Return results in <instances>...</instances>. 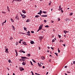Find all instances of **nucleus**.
<instances>
[{"instance_id":"nucleus-56","label":"nucleus","mask_w":75,"mask_h":75,"mask_svg":"<svg viewBox=\"0 0 75 75\" xmlns=\"http://www.w3.org/2000/svg\"><path fill=\"white\" fill-rule=\"evenodd\" d=\"M20 41L21 42L23 41V40L22 39H21V40H20Z\"/></svg>"},{"instance_id":"nucleus-25","label":"nucleus","mask_w":75,"mask_h":75,"mask_svg":"<svg viewBox=\"0 0 75 75\" xmlns=\"http://www.w3.org/2000/svg\"><path fill=\"white\" fill-rule=\"evenodd\" d=\"M40 14H42V11H41V10H40Z\"/></svg>"},{"instance_id":"nucleus-15","label":"nucleus","mask_w":75,"mask_h":75,"mask_svg":"<svg viewBox=\"0 0 75 75\" xmlns=\"http://www.w3.org/2000/svg\"><path fill=\"white\" fill-rule=\"evenodd\" d=\"M40 17V16L38 15H36L35 16V18H38V17Z\"/></svg>"},{"instance_id":"nucleus-5","label":"nucleus","mask_w":75,"mask_h":75,"mask_svg":"<svg viewBox=\"0 0 75 75\" xmlns=\"http://www.w3.org/2000/svg\"><path fill=\"white\" fill-rule=\"evenodd\" d=\"M22 43L24 45H27V44H26V42H22Z\"/></svg>"},{"instance_id":"nucleus-28","label":"nucleus","mask_w":75,"mask_h":75,"mask_svg":"<svg viewBox=\"0 0 75 75\" xmlns=\"http://www.w3.org/2000/svg\"><path fill=\"white\" fill-rule=\"evenodd\" d=\"M38 66L40 67H42V65H41V64H39Z\"/></svg>"},{"instance_id":"nucleus-4","label":"nucleus","mask_w":75,"mask_h":75,"mask_svg":"<svg viewBox=\"0 0 75 75\" xmlns=\"http://www.w3.org/2000/svg\"><path fill=\"white\" fill-rule=\"evenodd\" d=\"M21 16L23 18H25L26 17V16L24 14H22V15H21Z\"/></svg>"},{"instance_id":"nucleus-30","label":"nucleus","mask_w":75,"mask_h":75,"mask_svg":"<svg viewBox=\"0 0 75 75\" xmlns=\"http://www.w3.org/2000/svg\"><path fill=\"white\" fill-rule=\"evenodd\" d=\"M66 31L67 30H64V33H65V34H66V33H67Z\"/></svg>"},{"instance_id":"nucleus-42","label":"nucleus","mask_w":75,"mask_h":75,"mask_svg":"<svg viewBox=\"0 0 75 75\" xmlns=\"http://www.w3.org/2000/svg\"><path fill=\"white\" fill-rule=\"evenodd\" d=\"M11 61V60H10V59H9L8 60V62H9V63H10V62Z\"/></svg>"},{"instance_id":"nucleus-6","label":"nucleus","mask_w":75,"mask_h":75,"mask_svg":"<svg viewBox=\"0 0 75 75\" xmlns=\"http://www.w3.org/2000/svg\"><path fill=\"white\" fill-rule=\"evenodd\" d=\"M21 58L22 59H28V58H27L26 57H21Z\"/></svg>"},{"instance_id":"nucleus-27","label":"nucleus","mask_w":75,"mask_h":75,"mask_svg":"<svg viewBox=\"0 0 75 75\" xmlns=\"http://www.w3.org/2000/svg\"><path fill=\"white\" fill-rule=\"evenodd\" d=\"M54 54H55L56 55V56L57 57H58V53H54Z\"/></svg>"},{"instance_id":"nucleus-9","label":"nucleus","mask_w":75,"mask_h":75,"mask_svg":"<svg viewBox=\"0 0 75 75\" xmlns=\"http://www.w3.org/2000/svg\"><path fill=\"white\" fill-rule=\"evenodd\" d=\"M47 15H42L41 16L42 17H47Z\"/></svg>"},{"instance_id":"nucleus-60","label":"nucleus","mask_w":75,"mask_h":75,"mask_svg":"<svg viewBox=\"0 0 75 75\" xmlns=\"http://www.w3.org/2000/svg\"><path fill=\"white\" fill-rule=\"evenodd\" d=\"M15 51L16 53V52H17V51L16 50H15Z\"/></svg>"},{"instance_id":"nucleus-52","label":"nucleus","mask_w":75,"mask_h":75,"mask_svg":"<svg viewBox=\"0 0 75 75\" xmlns=\"http://www.w3.org/2000/svg\"><path fill=\"white\" fill-rule=\"evenodd\" d=\"M58 21H60V18H58Z\"/></svg>"},{"instance_id":"nucleus-24","label":"nucleus","mask_w":75,"mask_h":75,"mask_svg":"<svg viewBox=\"0 0 75 75\" xmlns=\"http://www.w3.org/2000/svg\"><path fill=\"white\" fill-rule=\"evenodd\" d=\"M32 61L33 62H34L35 63H36V62L33 59H32Z\"/></svg>"},{"instance_id":"nucleus-3","label":"nucleus","mask_w":75,"mask_h":75,"mask_svg":"<svg viewBox=\"0 0 75 75\" xmlns=\"http://www.w3.org/2000/svg\"><path fill=\"white\" fill-rule=\"evenodd\" d=\"M5 52H6V53H7L8 54L9 53V52H8V49L7 48L6 49H5Z\"/></svg>"},{"instance_id":"nucleus-1","label":"nucleus","mask_w":75,"mask_h":75,"mask_svg":"<svg viewBox=\"0 0 75 75\" xmlns=\"http://www.w3.org/2000/svg\"><path fill=\"white\" fill-rule=\"evenodd\" d=\"M19 69L21 71H24V69L22 67H19Z\"/></svg>"},{"instance_id":"nucleus-31","label":"nucleus","mask_w":75,"mask_h":75,"mask_svg":"<svg viewBox=\"0 0 75 75\" xmlns=\"http://www.w3.org/2000/svg\"><path fill=\"white\" fill-rule=\"evenodd\" d=\"M26 33H27L28 34H30V31H28V32H26Z\"/></svg>"},{"instance_id":"nucleus-44","label":"nucleus","mask_w":75,"mask_h":75,"mask_svg":"<svg viewBox=\"0 0 75 75\" xmlns=\"http://www.w3.org/2000/svg\"><path fill=\"white\" fill-rule=\"evenodd\" d=\"M31 73L32 74V75H34V73H33V72L32 71H31Z\"/></svg>"},{"instance_id":"nucleus-26","label":"nucleus","mask_w":75,"mask_h":75,"mask_svg":"<svg viewBox=\"0 0 75 75\" xmlns=\"http://www.w3.org/2000/svg\"><path fill=\"white\" fill-rule=\"evenodd\" d=\"M30 64L34 66V65H33V63H32V62H31V61H30Z\"/></svg>"},{"instance_id":"nucleus-50","label":"nucleus","mask_w":75,"mask_h":75,"mask_svg":"<svg viewBox=\"0 0 75 75\" xmlns=\"http://www.w3.org/2000/svg\"><path fill=\"white\" fill-rule=\"evenodd\" d=\"M73 64H75V61H74L73 62Z\"/></svg>"},{"instance_id":"nucleus-43","label":"nucleus","mask_w":75,"mask_h":75,"mask_svg":"<svg viewBox=\"0 0 75 75\" xmlns=\"http://www.w3.org/2000/svg\"><path fill=\"white\" fill-rule=\"evenodd\" d=\"M2 13H4V14H6V12H4V11H2Z\"/></svg>"},{"instance_id":"nucleus-18","label":"nucleus","mask_w":75,"mask_h":75,"mask_svg":"<svg viewBox=\"0 0 75 75\" xmlns=\"http://www.w3.org/2000/svg\"><path fill=\"white\" fill-rule=\"evenodd\" d=\"M23 28H24V30H25V31H27V28H25V27H24Z\"/></svg>"},{"instance_id":"nucleus-29","label":"nucleus","mask_w":75,"mask_h":75,"mask_svg":"<svg viewBox=\"0 0 75 75\" xmlns=\"http://www.w3.org/2000/svg\"><path fill=\"white\" fill-rule=\"evenodd\" d=\"M58 36L59 38H61V35L58 34Z\"/></svg>"},{"instance_id":"nucleus-2","label":"nucleus","mask_w":75,"mask_h":75,"mask_svg":"<svg viewBox=\"0 0 75 75\" xmlns=\"http://www.w3.org/2000/svg\"><path fill=\"white\" fill-rule=\"evenodd\" d=\"M42 27H43V25H41L40 26H39V29L40 30H41L42 29Z\"/></svg>"},{"instance_id":"nucleus-48","label":"nucleus","mask_w":75,"mask_h":75,"mask_svg":"<svg viewBox=\"0 0 75 75\" xmlns=\"http://www.w3.org/2000/svg\"><path fill=\"white\" fill-rule=\"evenodd\" d=\"M7 46H5V49L6 50V49H7Z\"/></svg>"},{"instance_id":"nucleus-49","label":"nucleus","mask_w":75,"mask_h":75,"mask_svg":"<svg viewBox=\"0 0 75 75\" xmlns=\"http://www.w3.org/2000/svg\"><path fill=\"white\" fill-rule=\"evenodd\" d=\"M62 45H63V46H64V47H65V45H65V44H63Z\"/></svg>"},{"instance_id":"nucleus-12","label":"nucleus","mask_w":75,"mask_h":75,"mask_svg":"<svg viewBox=\"0 0 75 75\" xmlns=\"http://www.w3.org/2000/svg\"><path fill=\"white\" fill-rule=\"evenodd\" d=\"M65 20L66 21H69V19L68 18H67Z\"/></svg>"},{"instance_id":"nucleus-54","label":"nucleus","mask_w":75,"mask_h":75,"mask_svg":"<svg viewBox=\"0 0 75 75\" xmlns=\"http://www.w3.org/2000/svg\"><path fill=\"white\" fill-rule=\"evenodd\" d=\"M40 29H38V30L37 31V32H38V31H40Z\"/></svg>"},{"instance_id":"nucleus-51","label":"nucleus","mask_w":75,"mask_h":75,"mask_svg":"<svg viewBox=\"0 0 75 75\" xmlns=\"http://www.w3.org/2000/svg\"><path fill=\"white\" fill-rule=\"evenodd\" d=\"M22 51V50H20L19 51V52H21Z\"/></svg>"},{"instance_id":"nucleus-37","label":"nucleus","mask_w":75,"mask_h":75,"mask_svg":"<svg viewBox=\"0 0 75 75\" xmlns=\"http://www.w3.org/2000/svg\"><path fill=\"white\" fill-rule=\"evenodd\" d=\"M72 14H73V13H70V16H72Z\"/></svg>"},{"instance_id":"nucleus-34","label":"nucleus","mask_w":75,"mask_h":75,"mask_svg":"<svg viewBox=\"0 0 75 75\" xmlns=\"http://www.w3.org/2000/svg\"><path fill=\"white\" fill-rule=\"evenodd\" d=\"M31 33L33 34V33H34V32L33 31H31Z\"/></svg>"},{"instance_id":"nucleus-46","label":"nucleus","mask_w":75,"mask_h":75,"mask_svg":"<svg viewBox=\"0 0 75 75\" xmlns=\"http://www.w3.org/2000/svg\"><path fill=\"white\" fill-rule=\"evenodd\" d=\"M7 10H9V8L8 6H7Z\"/></svg>"},{"instance_id":"nucleus-35","label":"nucleus","mask_w":75,"mask_h":75,"mask_svg":"<svg viewBox=\"0 0 75 75\" xmlns=\"http://www.w3.org/2000/svg\"><path fill=\"white\" fill-rule=\"evenodd\" d=\"M52 42H55V40L54 39H53L52 40Z\"/></svg>"},{"instance_id":"nucleus-13","label":"nucleus","mask_w":75,"mask_h":75,"mask_svg":"<svg viewBox=\"0 0 75 75\" xmlns=\"http://www.w3.org/2000/svg\"><path fill=\"white\" fill-rule=\"evenodd\" d=\"M61 5H60L59 6V10H62V8H61Z\"/></svg>"},{"instance_id":"nucleus-47","label":"nucleus","mask_w":75,"mask_h":75,"mask_svg":"<svg viewBox=\"0 0 75 75\" xmlns=\"http://www.w3.org/2000/svg\"><path fill=\"white\" fill-rule=\"evenodd\" d=\"M51 48L52 50H54V48L53 47H51Z\"/></svg>"},{"instance_id":"nucleus-10","label":"nucleus","mask_w":75,"mask_h":75,"mask_svg":"<svg viewBox=\"0 0 75 75\" xmlns=\"http://www.w3.org/2000/svg\"><path fill=\"white\" fill-rule=\"evenodd\" d=\"M30 43L31 44H34V41L31 40L30 41Z\"/></svg>"},{"instance_id":"nucleus-64","label":"nucleus","mask_w":75,"mask_h":75,"mask_svg":"<svg viewBox=\"0 0 75 75\" xmlns=\"http://www.w3.org/2000/svg\"><path fill=\"white\" fill-rule=\"evenodd\" d=\"M47 48L48 49H50V47L49 46L47 47Z\"/></svg>"},{"instance_id":"nucleus-55","label":"nucleus","mask_w":75,"mask_h":75,"mask_svg":"<svg viewBox=\"0 0 75 75\" xmlns=\"http://www.w3.org/2000/svg\"><path fill=\"white\" fill-rule=\"evenodd\" d=\"M21 60H22V59H19V61H21H21H22V60L21 61Z\"/></svg>"},{"instance_id":"nucleus-58","label":"nucleus","mask_w":75,"mask_h":75,"mask_svg":"<svg viewBox=\"0 0 75 75\" xmlns=\"http://www.w3.org/2000/svg\"><path fill=\"white\" fill-rule=\"evenodd\" d=\"M4 23H6V20H5V21Z\"/></svg>"},{"instance_id":"nucleus-41","label":"nucleus","mask_w":75,"mask_h":75,"mask_svg":"<svg viewBox=\"0 0 75 75\" xmlns=\"http://www.w3.org/2000/svg\"><path fill=\"white\" fill-rule=\"evenodd\" d=\"M58 52H60V50L59 49V48H58Z\"/></svg>"},{"instance_id":"nucleus-33","label":"nucleus","mask_w":75,"mask_h":75,"mask_svg":"<svg viewBox=\"0 0 75 75\" xmlns=\"http://www.w3.org/2000/svg\"><path fill=\"white\" fill-rule=\"evenodd\" d=\"M21 52H23V53H25V51H23V50H22Z\"/></svg>"},{"instance_id":"nucleus-32","label":"nucleus","mask_w":75,"mask_h":75,"mask_svg":"<svg viewBox=\"0 0 75 75\" xmlns=\"http://www.w3.org/2000/svg\"><path fill=\"white\" fill-rule=\"evenodd\" d=\"M10 40H13V38L12 37H10Z\"/></svg>"},{"instance_id":"nucleus-39","label":"nucleus","mask_w":75,"mask_h":75,"mask_svg":"<svg viewBox=\"0 0 75 75\" xmlns=\"http://www.w3.org/2000/svg\"><path fill=\"white\" fill-rule=\"evenodd\" d=\"M44 23H46L47 22V20H44Z\"/></svg>"},{"instance_id":"nucleus-7","label":"nucleus","mask_w":75,"mask_h":75,"mask_svg":"<svg viewBox=\"0 0 75 75\" xmlns=\"http://www.w3.org/2000/svg\"><path fill=\"white\" fill-rule=\"evenodd\" d=\"M39 38H40V40H41V41H41V40H42V39L43 38V37L42 36H40V37Z\"/></svg>"},{"instance_id":"nucleus-40","label":"nucleus","mask_w":75,"mask_h":75,"mask_svg":"<svg viewBox=\"0 0 75 75\" xmlns=\"http://www.w3.org/2000/svg\"><path fill=\"white\" fill-rule=\"evenodd\" d=\"M28 57H30V54H28Z\"/></svg>"},{"instance_id":"nucleus-19","label":"nucleus","mask_w":75,"mask_h":75,"mask_svg":"<svg viewBox=\"0 0 75 75\" xmlns=\"http://www.w3.org/2000/svg\"><path fill=\"white\" fill-rule=\"evenodd\" d=\"M11 20L12 22H13V23H14V20H13V19L11 18Z\"/></svg>"},{"instance_id":"nucleus-20","label":"nucleus","mask_w":75,"mask_h":75,"mask_svg":"<svg viewBox=\"0 0 75 75\" xmlns=\"http://www.w3.org/2000/svg\"><path fill=\"white\" fill-rule=\"evenodd\" d=\"M30 21V20L29 19H28L26 21V23H27L28 22H29Z\"/></svg>"},{"instance_id":"nucleus-62","label":"nucleus","mask_w":75,"mask_h":75,"mask_svg":"<svg viewBox=\"0 0 75 75\" xmlns=\"http://www.w3.org/2000/svg\"><path fill=\"white\" fill-rule=\"evenodd\" d=\"M61 10V12H62V13H63V10Z\"/></svg>"},{"instance_id":"nucleus-59","label":"nucleus","mask_w":75,"mask_h":75,"mask_svg":"<svg viewBox=\"0 0 75 75\" xmlns=\"http://www.w3.org/2000/svg\"><path fill=\"white\" fill-rule=\"evenodd\" d=\"M18 1H21V0H17Z\"/></svg>"},{"instance_id":"nucleus-57","label":"nucleus","mask_w":75,"mask_h":75,"mask_svg":"<svg viewBox=\"0 0 75 75\" xmlns=\"http://www.w3.org/2000/svg\"><path fill=\"white\" fill-rule=\"evenodd\" d=\"M60 42H63V40H61L60 41Z\"/></svg>"},{"instance_id":"nucleus-38","label":"nucleus","mask_w":75,"mask_h":75,"mask_svg":"<svg viewBox=\"0 0 75 75\" xmlns=\"http://www.w3.org/2000/svg\"><path fill=\"white\" fill-rule=\"evenodd\" d=\"M51 1H50V2L49 3V5L50 6V5H51Z\"/></svg>"},{"instance_id":"nucleus-36","label":"nucleus","mask_w":75,"mask_h":75,"mask_svg":"<svg viewBox=\"0 0 75 75\" xmlns=\"http://www.w3.org/2000/svg\"><path fill=\"white\" fill-rule=\"evenodd\" d=\"M22 61H23V62H24V61H25V59H22Z\"/></svg>"},{"instance_id":"nucleus-11","label":"nucleus","mask_w":75,"mask_h":75,"mask_svg":"<svg viewBox=\"0 0 75 75\" xmlns=\"http://www.w3.org/2000/svg\"><path fill=\"white\" fill-rule=\"evenodd\" d=\"M15 18L16 19H17V20H19V18L18 17V16H17V15H16V16L15 17Z\"/></svg>"},{"instance_id":"nucleus-45","label":"nucleus","mask_w":75,"mask_h":75,"mask_svg":"<svg viewBox=\"0 0 75 75\" xmlns=\"http://www.w3.org/2000/svg\"><path fill=\"white\" fill-rule=\"evenodd\" d=\"M18 43L17 42H16V45H18Z\"/></svg>"},{"instance_id":"nucleus-53","label":"nucleus","mask_w":75,"mask_h":75,"mask_svg":"<svg viewBox=\"0 0 75 75\" xmlns=\"http://www.w3.org/2000/svg\"><path fill=\"white\" fill-rule=\"evenodd\" d=\"M4 22L2 23V25H4Z\"/></svg>"},{"instance_id":"nucleus-8","label":"nucleus","mask_w":75,"mask_h":75,"mask_svg":"<svg viewBox=\"0 0 75 75\" xmlns=\"http://www.w3.org/2000/svg\"><path fill=\"white\" fill-rule=\"evenodd\" d=\"M41 58L42 59H43V60H44V59H45V57L43 56L41 57Z\"/></svg>"},{"instance_id":"nucleus-61","label":"nucleus","mask_w":75,"mask_h":75,"mask_svg":"<svg viewBox=\"0 0 75 75\" xmlns=\"http://www.w3.org/2000/svg\"><path fill=\"white\" fill-rule=\"evenodd\" d=\"M47 52H50V50H47Z\"/></svg>"},{"instance_id":"nucleus-14","label":"nucleus","mask_w":75,"mask_h":75,"mask_svg":"<svg viewBox=\"0 0 75 75\" xmlns=\"http://www.w3.org/2000/svg\"><path fill=\"white\" fill-rule=\"evenodd\" d=\"M22 13H24V14H25L26 12L24 10H22Z\"/></svg>"},{"instance_id":"nucleus-16","label":"nucleus","mask_w":75,"mask_h":75,"mask_svg":"<svg viewBox=\"0 0 75 75\" xmlns=\"http://www.w3.org/2000/svg\"><path fill=\"white\" fill-rule=\"evenodd\" d=\"M22 64L23 65H25L26 63H25L24 62H23L22 63Z\"/></svg>"},{"instance_id":"nucleus-63","label":"nucleus","mask_w":75,"mask_h":75,"mask_svg":"<svg viewBox=\"0 0 75 75\" xmlns=\"http://www.w3.org/2000/svg\"><path fill=\"white\" fill-rule=\"evenodd\" d=\"M52 38H53L54 37V35L52 34Z\"/></svg>"},{"instance_id":"nucleus-21","label":"nucleus","mask_w":75,"mask_h":75,"mask_svg":"<svg viewBox=\"0 0 75 75\" xmlns=\"http://www.w3.org/2000/svg\"><path fill=\"white\" fill-rule=\"evenodd\" d=\"M45 27H46V28H48V27H49V25H46L45 26Z\"/></svg>"},{"instance_id":"nucleus-17","label":"nucleus","mask_w":75,"mask_h":75,"mask_svg":"<svg viewBox=\"0 0 75 75\" xmlns=\"http://www.w3.org/2000/svg\"><path fill=\"white\" fill-rule=\"evenodd\" d=\"M12 27L13 28V30H15V28H14V26L13 25H12Z\"/></svg>"},{"instance_id":"nucleus-23","label":"nucleus","mask_w":75,"mask_h":75,"mask_svg":"<svg viewBox=\"0 0 75 75\" xmlns=\"http://www.w3.org/2000/svg\"><path fill=\"white\" fill-rule=\"evenodd\" d=\"M29 34H26V35H28V36H29V35H30V36H31V35H30V33H28Z\"/></svg>"},{"instance_id":"nucleus-22","label":"nucleus","mask_w":75,"mask_h":75,"mask_svg":"<svg viewBox=\"0 0 75 75\" xmlns=\"http://www.w3.org/2000/svg\"><path fill=\"white\" fill-rule=\"evenodd\" d=\"M42 13H44L45 14H47V11H43L42 12Z\"/></svg>"}]
</instances>
